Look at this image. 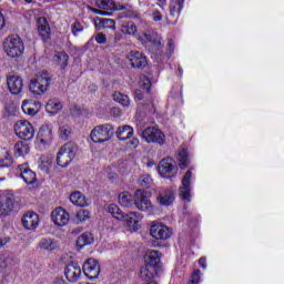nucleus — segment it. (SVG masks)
Here are the masks:
<instances>
[{"label": "nucleus", "mask_w": 284, "mask_h": 284, "mask_svg": "<svg viewBox=\"0 0 284 284\" xmlns=\"http://www.w3.org/2000/svg\"><path fill=\"white\" fill-rule=\"evenodd\" d=\"M37 248L43 254H52V252L59 250V241L52 237H42L39 241Z\"/></svg>", "instance_id": "2eb2a0df"}, {"label": "nucleus", "mask_w": 284, "mask_h": 284, "mask_svg": "<svg viewBox=\"0 0 284 284\" xmlns=\"http://www.w3.org/2000/svg\"><path fill=\"white\" fill-rule=\"evenodd\" d=\"M18 170L20 172L21 179L24 181V183H27V185H34V183H37V173L30 170L28 163L20 164Z\"/></svg>", "instance_id": "a211bd4d"}, {"label": "nucleus", "mask_w": 284, "mask_h": 284, "mask_svg": "<svg viewBox=\"0 0 284 284\" xmlns=\"http://www.w3.org/2000/svg\"><path fill=\"white\" fill-rule=\"evenodd\" d=\"M12 165V156L7 152V155L0 160V168H10Z\"/></svg>", "instance_id": "09e8293b"}, {"label": "nucleus", "mask_w": 284, "mask_h": 284, "mask_svg": "<svg viewBox=\"0 0 284 284\" xmlns=\"http://www.w3.org/2000/svg\"><path fill=\"white\" fill-rule=\"evenodd\" d=\"M53 61L61 68V70H65L70 61V55H68L65 51H58L53 55Z\"/></svg>", "instance_id": "bb28decb"}, {"label": "nucleus", "mask_w": 284, "mask_h": 284, "mask_svg": "<svg viewBox=\"0 0 284 284\" xmlns=\"http://www.w3.org/2000/svg\"><path fill=\"white\" fill-rule=\"evenodd\" d=\"M158 171L163 179H172L173 176H176V165H174V160H172V158L163 159L160 161Z\"/></svg>", "instance_id": "9d476101"}, {"label": "nucleus", "mask_w": 284, "mask_h": 284, "mask_svg": "<svg viewBox=\"0 0 284 284\" xmlns=\"http://www.w3.org/2000/svg\"><path fill=\"white\" fill-rule=\"evenodd\" d=\"M143 219V215L139 212H131L126 215H124L123 221H126L128 227L131 230V232H139L141 230V220Z\"/></svg>", "instance_id": "f3484780"}, {"label": "nucleus", "mask_w": 284, "mask_h": 284, "mask_svg": "<svg viewBox=\"0 0 284 284\" xmlns=\"http://www.w3.org/2000/svg\"><path fill=\"white\" fill-rule=\"evenodd\" d=\"M9 242H10V239L0 237V247H3V245H8Z\"/></svg>", "instance_id": "680f3d73"}, {"label": "nucleus", "mask_w": 284, "mask_h": 284, "mask_svg": "<svg viewBox=\"0 0 284 284\" xmlns=\"http://www.w3.org/2000/svg\"><path fill=\"white\" fill-rule=\"evenodd\" d=\"M126 59L130 61L131 68H136L138 70L148 65V58L141 51H131L126 55Z\"/></svg>", "instance_id": "dca6fc26"}, {"label": "nucleus", "mask_w": 284, "mask_h": 284, "mask_svg": "<svg viewBox=\"0 0 284 284\" xmlns=\"http://www.w3.org/2000/svg\"><path fill=\"white\" fill-rule=\"evenodd\" d=\"M183 3H185V0H173L169 7L170 16L179 19L181 10H183Z\"/></svg>", "instance_id": "2f4dec72"}, {"label": "nucleus", "mask_w": 284, "mask_h": 284, "mask_svg": "<svg viewBox=\"0 0 284 284\" xmlns=\"http://www.w3.org/2000/svg\"><path fill=\"white\" fill-rule=\"evenodd\" d=\"M51 219L58 227H65L70 223V214L63 207H57L51 212Z\"/></svg>", "instance_id": "4468645a"}, {"label": "nucleus", "mask_w": 284, "mask_h": 284, "mask_svg": "<svg viewBox=\"0 0 284 284\" xmlns=\"http://www.w3.org/2000/svg\"><path fill=\"white\" fill-rule=\"evenodd\" d=\"M128 17H130L131 19H141V16L139 14V12L136 11H129Z\"/></svg>", "instance_id": "6e6d98bb"}, {"label": "nucleus", "mask_w": 284, "mask_h": 284, "mask_svg": "<svg viewBox=\"0 0 284 284\" xmlns=\"http://www.w3.org/2000/svg\"><path fill=\"white\" fill-rule=\"evenodd\" d=\"M82 270H83V274L90 281H94L99 278V274H101V265L99 264V261L94 258H88L84 262Z\"/></svg>", "instance_id": "1a4fd4ad"}, {"label": "nucleus", "mask_w": 284, "mask_h": 284, "mask_svg": "<svg viewBox=\"0 0 284 284\" xmlns=\"http://www.w3.org/2000/svg\"><path fill=\"white\" fill-rule=\"evenodd\" d=\"M152 20L155 22L163 21V13L159 9H153L151 11Z\"/></svg>", "instance_id": "8fccbe9b"}, {"label": "nucleus", "mask_w": 284, "mask_h": 284, "mask_svg": "<svg viewBox=\"0 0 284 284\" xmlns=\"http://www.w3.org/2000/svg\"><path fill=\"white\" fill-rule=\"evenodd\" d=\"M142 138L146 141V143H156L158 145H165V134L154 126L146 128L142 132Z\"/></svg>", "instance_id": "0eeeda50"}, {"label": "nucleus", "mask_w": 284, "mask_h": 284, "mask_svg": "<svg viewBox=\"0 0 284 284\" xmlns=\"http://www.w3.org/2000/svg\"><path fill=\"white\" fill-rule=\"evenodd\" d=\"M37 141L42 145H48V143H52V129L48 125H42L39 129Z\"/></svg>", "instance_id": "5701e85b"}, {"label": "nucleus", "mask_w": 284, "mask_h": 284, "mask_svg": "<svg viewBox=\"0 0 284 284\" xmlns=\"http://www.w3.org/2000/svg\"><path fill=\"white\" fill-rule=\"evenodd\" d=\"M144 265L159 270L161 267V253L159 251L148 250L144 254Z\"/></svg>", "instance_id": "aec40b11"}, {"label": "nucleus", "mask_w": 284, "mask_h": 284, "mask_svg": "<svg viewBox=\"0 0 284 284\" xmlns=\"http://www.w3.org/2000/svg\"><path fill=\"white\" fill-rule=\"evenodd\" d=\"M94 26L97 30H105L108 28L114 29L116 26V22H114L113 19L95 18Z\"/></svg>", "instance_id": "cd10ccee"}, {"label": "nucleus", "mask_w": 284, "mask_h": 284, "mask_svg": "<svg viewBox=\"0 0 284 284\" xmlns=\"http://www.w3.org/2000/svg\"><path fill=\"white\" fill-rule=\"evenodd\" d=\"M113 10H125V7L122 4H116V2H115Z\"/></svg>", "instance_id": "0e129e2a"}, {"label": "nucleus", "mask_w": 284, "mask_h": 284, "mask_svg": "<svg viewBox=\"0 0 284 284\" xmlns=\"http://www.w3.org/2000/svg\"><path fill=\"white\" fill-rule=\"evenodd\" d=\"M179 72L180 74H183V69H181V67H179Z\"/></svg>", "instance_id": "774afa93"}, {"label": "nucleus", "mask_w": 284, "mask_h": 284, "mask_svg": "<svg viewBox=\"0 0 284 284\" xmlns=\"http://www.w3.org/2000/svg\"><path fill=\"white\" fill-rule=\"evenodd\" d=\"M7 85L9 92L12 94H21V92H23V78L19 74L9 73L7 75Z\"/></svg>", "instance_id": "f8f14e48"}, {"label": "nucleus", "mask_w": 284, "mask_h": 284, "mask_svg": "<svg viewBox=\"0 0 284 284\" xmlns=\"http://www.w3.org/2000/svg\"><path fill=\"white\" fill-rule=\"evenodd\" d=\"M14 132L17 136L23 141H32V139H34V126L28 120L17 121Z\"/></svg>", "instance_id": "423d86ee"}, {"label": "nucleus", "mask_w": 284, "mask_h": 284, "mask_svg": "<svg viewBox=\"0 0 284 284\" xmlns=\"http://www.w3.org/2000/svg\"><path fill=\"white\" fill-rule=\"evenodd\" d=\"M134 97L138 101H142L143 100V91L141 90H135L134 91Z\"/></svg>", "instance_id": "4d7b16f0"}, {"label": "nucleus", "mask_w": 284, "mask_h": 284, "mask_svg": "<svg viewBox=\"0 0 284 284\" xmlns=\"http://www.w3.org/2000/svg\"><path fill=\"white\" fill-rule=\"evenodd\" d=\"M199 283H201V271L194 270L193 274L191 275V280L189 284H199Z\"/></svg>", "instance_id": "de8ad7c7"}, {"label": "nucleus", "mask_w": 284, "mask_h": 284, "mask_svg": "<svg viewBox=\"0 0 284 284\" xmlns=\"http://www.w3.org/2000/svg\"><path fill=\"white\" fill-rule=\"evenodd\" d=\"M77 144L68 142L61 146L57 156V164L60 168H68L69 163H72L74 156H77Z\"/></svg>", "instance_id": "7ed1b4c3"}, {"label": "nucleus", "mask_w": 284, "mask_h": 284, "mask_svg": "<svg viewBox=\"0 0 284 284\" xmlns=\"http://www.w3.org/2000/svg\"><path fill=\"white\" fill-rule=\"evenodd\" d=\"M75 219L80 221V223H84V221L90 219V211L85 209L79 210L75 214Z\"/></svg>", "instance_id": "c03bdc74"}, {"label": "nucleus", "mask_w": 284, "mask_h": 284, "mask_svg": "<svg viewBox=\"0 0 284 284\" xmlns=\"http://www.w3.org/2000/svg\"><path fill=\"white\" fill-rule=\"evenodd\" d=\"M64 275L69 283H77L81 278V266L77 263H70L64 270Z\"/></svg>", "instance_id": "6ab92c4d"}, {"label": "nucleus", "mask_w": 284, "mask_h": 284, "mask_svg": "<svg viewBox=\"0 0 284 284\" xmlns=\"http://www.w3.org/2000/svg\"><path fill=\"white\" fill-rule=\"evenodd\" d=\"M71 112L72 114H74L75 116L81 114V108L74 105L72 109H71Z\"/></svg>", "instance_id": "052dcab7"}, {"label": "nucleus", "mask_w": 284, "mask_h": 284, "mask_svg": "<svg viewBox=\"0 0 284 284\" xmlns=\"http://www.w3.org/2000/svg\"><path fill=\"white\" fill-rule=\"evenodd\" d=\"M70 201L73 205H78V207H87V205H90V199L85 197V195L79 191L71 193Z\"/></svg>", "instance_id": "393cba45"}, {"label": "nucleus", "mask_w": 284, "mask_h": 284, "mask_svg": "<svg viewBox=\"0 0 284 284\" xmlns=\"http://www.w3.org/2000/svg\"><path fill=\"white\" fill-rule=\"evenodd\" d=\"M133 205L140 210V212H148L152 210V202L148 191L136 190L133 197Z\"/></svg>", "instance_id": "6e6552de"}, {"label": "nucleus", "mask_w": 284, "mask_h": 284, "mask_svg": "<svg viewBox=\"0 0 284 284\" xmlns=\"http://www.w3.org/2000/svg\"><path fill=\"white\" fill-rule=\"evenodd\" d=\"M149 42L155 50H159V54H161V50H163V44L161 43V38L160 37H151L149 38Z\"/></svg>", "instance_id": "a18cd8bd"}, {"label": "nucleus", "mask_w": 284, "mask_h": 284, "mask_svg": "<svg viewBox=\"0 0 284 284\" xmlns=\"http://www.w3.org/2000/svg\"><path fill=\"white\" fill-rule=\"evenodd\" d=\"M199 265L200 267H202L203 270H207V262H206V258L205 257H201L199 260Z\"/></svg>", "instance_id": "5fc2aeb1"}, {"label": "nucleus", "mask_w": 284, "mask_h": 284, "mask_svg": "<svg viewBox=\"0 0 284 284\" xmlns=\"http://www.w3.org/2000/svg\"><path fill=\"white\" fill-rule=\"evenodd\" d=\"M97 7L101 10H114V0H95Z\"/></svg>", "instance_id": "79ce46f5"}, {"label": "nucleus", "mask_w": 284, "mask_h": 284, "mask_svg": "<svg viewBox=\"0 0 284 284\" xmlns=\"http://www.w3.org/2000/svg\"><path fill=\"white\" fill-rule=\"evenodd\" d=\"M6 28V18L3 17V13L0 11V30H3Z\"/></svg>", "instance_id": "13d9d810"}, {"label": "nucleus", "mask_w": 284, "mask_h": 284, "mask_svg": "<svg viewBox=\"0 0 284 284\" xmlns=\"http://www.w3.org/2000/svg\"><path fill=\"white\" fill-rule=\"evenodd\" d=\"M106 212L118 221H123L125 219V214H123V211H121V209L116 204H109L106 206Z\"/></svg>", "instance_id": "c9c22d12"}, {"label": "nucleus", "mask_w": 284, "mask_h": 284, "mask_svg": "<svg viewBox=\"0 0 284 284\" xmlns=\"http://www.w3.org/2000/svg\"><path fill=\"white\" fill-rule=\"evenodd\" d=\"M22 111L24 112V114H28L29 116H34L37 112H39V109L37 108V104L28 100H24L22 102Z\"/></svg>", "instance_id": "4c0bfd02"}, {"label": "nucleus", "mask_w": 284, "mask_h": 284, "mask_svg": "<svg viewBox=\"0 0 284 284\" xmlns=\"http://www.w3.org/2000/svg\"><path fill=\"white\" fill-rule=\"evenodd\" d=\"M139 184L141 185V187H144L148 190V187H152V176L145 174V175H141L139 179Z\"/></svg>", "instance_id": "37998d69"}, {"label": "nucleus", "mask_w": 284, "mask_h": 284, "mask_svg": "<svg viewBox=\"0 0 284 284\" xmlns=\"http://www.w3.org/2000/svg\"><path fill=\"white\" fill-rule=\"evenodd\" d=\"M55 284H67L63 280H59Z\"/></svg>", "instance_id": "338daca9"}, {"label": "nucleus", "mask_w": 284, "mask_h": 284, "mask_svg": "<svg viewBox=\"0 0 284 284\" xmlns=\"http://www.w3.org/2000/svg\"><path fill=\"white\" fill-rule=\"evenodd\" d=\"M3 50L8 57L11 59H18L23 54L26 47L23 45V40L17 34L9 36L4 39Z\"/></svg>", "instance_id": "f03ea898"}, {"label": "nucleus", "mask_w": 284, "mask_h": 284, "mask_svg": "<svg viewBox=\"0 0 284 284\" xmlns=\"http://www.w3.org/2000/svg\"><path fill=\"white\" fill-rule=\"evenodd\" d=\"M121 32H123V34L134 37L139 32V29L136 28V24H134V22H126L122 24Z\"/></svg>", "instance_id": "58836bf2"}, {"label": "nucleus", "mask_w": 284, "mask_h": 284, "mask_svg": "<svg viewBox=\"0 0 284 284\" xmlns=\"http://www.w3.org/2000/svg\"><path fill=\"white\" fill-rule=\"evenodd\" d=\"M140 85L143 90H146V92H150L152 88V82H150L149 78L145 75H142L140 78Z\"/></svg>", "instance_id": "49530a36"}, {"label": "nucleus", "mask_w": 284, "mask_h": 284, "mask_svg": "<svg viewBox=\"0 0 284 284\" xmlns=\"http://www.w3.org/2000/svg\"><path fill=\"white\" fill-rule=\"evenodd\" d=\"M168 49H169L170 54H173V52H174V42L172 40H169Z\"/></svg>", "instance_id": "bf43d9fd"}, {"label": "nucleus", "mask_w": 284, "mask_h": 284, "mask_svg": "<svg viewBox=\"0 0 284 284\" xmlns=\"http://www.w3.org/2000/svg\"><path fill=\"white\" fill-rule=\"evenodd\" d=\"M38 165L42 172H50V169L52 168V155H41Z\"/></svg>", "instance_id": "e433bc0d"}, {"label": "nucleus", "mask_w": 284, "mask_h": 284, "mask_svg": "<svg viewBox=\"0 0 284 284\" xmlns=\"http://www.w3.org/2000/svg\"><path fill=\"white\" fill-rule=\"evenodd\" d=\"M129 145H130L133 150H136V148H139V139L133 138L131 141H129Z\"/></svg>", "instance_id": "864d4df0"}, {"label": "nucleus", "mask_w": 284, "mask_h": 284, "mask_svg": "<svg viewBox=\"0 0 284 284\" xmlns=\"http://www.w3.org/2000/svg\"><path fill=\"white\" fill-rule=\"evenodd\" d=\"M112 134H114L112 124L98 125L91 131V140L93 143H105L112 139Z\"/></svg>", "instance_id": "39448f33"}, {"label": "nucleus", "mask_w": 284, "mask_h": 284, "mask_svg": "<svg viewBox=\"0 0 284 284\" xmlns=\"http://www.w3.org/2000/svg\"><path fill=\"white\" fill-rule=\"evenodd\" d=\"M174 199H176V196L174 194V190H172V189L161 190L156 197L158 203L160 205H164L165 207L172 205L174 203Z\"/></svg>", "instance_id": "412c9836"}, {"label": "nucleus", "mask_w": 284, "mask_h": 284, "mask_svg": "<svg viewBox=\"0 0 284 284\" xmlns=\"http://www.w3.org/2000/svg\"><path fill=\"white\" fill-rule=\"evenodd\" d=\"M116 136L120 141H128V139L134 136V129L130 125L119 126Z\"/></svg>", "instance_id": "c85d7f7f"}, {"label": "nucleus", "mask_w": 284, "mask_h": 284, "mask_svg": "<svg viewBox=\"0 0 284 284\" xmlns=\"http://www.w3.org/2000/svg\"><path fill=\"white\" fill-rule=\"evenodd\" d=\"M50 81H52V77H50L48 71H41L30 81L29 90L36 97H41L50 88Z\"/></svg>", "instance_id": "f257e3e1"}, {"label": "nucleus", "mask_w": 284, "mask_h": 284, "mask_svg": "<svg viewBox=\"0 0 284 284\" xmlns=\"http://www.w3.org/2000/svg\"><path fill=\"white\" fill-rule=\"evenodd\" d=\"M112 112L114 113L115 116H121V110L113 108Z\"/></svg>", "instance_id": "69168bd1"}, {"label": "nucleus", "mask_w": 284, "mask_h": 284, "mask_svg": "<svg viewBox=\"0 0 284 284\" xmlns=\"http://www.w3.org/2000/svg\"><path fill=\"white\" fill-rule=\"evenodd\" d=\"M14 152L17 156H26L30 152V146L26 142H18L14 145Z\"/></svg>", "instance_id": "ea45409f"}, {"label": "nucleus", "mask_w": 284, "mask_h": 284, "mask_svg": "<svg viewBox=\"0 0 284 284\" xmlns=\"http://www.w3.org/2000/svg\"><path fill=\"white\" fill-rule=\"evenodd\" d=\"M38 32L40 37H42L43 41H48L50 39V24L45 18H38Z\"/></svg>", "instance_id": "a878e982"}, {"label": "nucleus", "mask_w": 284, "mask_h": 284, "mask_svg": "<svg viewBox=\"0 0 284 284\" xmlns=\"http://www.w3.org/2000/svg\"><path fill=\"white\" fill-rule=\"evenodd\" d=\"M59 138L62 141H68L72 136V126L68 123H61L58 130Z\"/></svg>", "instance_id": "72a5a7b5"}, {"label": "nucleus", "mask_w": 284, "mask_h": 284, "mask_svg": "<svg viewBox=\"0 0 284 284\" xmlns=\"http://www.w3.org/2000/svg\"><path fill=\"white\" fill-rule=\"evenodd\" d=\"M95 41L97 43H99L100 45H103L104 43H108V37H105V34L103 32H99L95 36Z\"/></svg>", "instance_id": "603ef678"}, {"label": "nucleus", "mask_w": 284, "mask_h": 284, "mask_svg": "<svg viewBox=\"0 0 284 284\" xmlns=\"http://www.w3.org/2000/svg\"><path fill=\"white\" fill-rule=\"evenodd\" d=\"M178 160L181 170H185V168L190 166V154L187 153V149H182L179 151Z\"/></svg>", "instance_id": "f704fd0d"}, {"label": "nucleus", "mask_w": 284, "mask_h": 284, "mask_svg": "<svg viewBox=\"0 0 284 284\" xmlns=\"http://www.w3.org/2000/svg\"><path fill=\"white\" fill-rule=\"evenodd\" d=\"M22 225L26 230H37V227H39V214L28 212L22 217Z\"/></svg>", "instance_id": "4be33fe9"}, {"label": "nucleus", "mask_w": 284, "mask_h": 284, "mask_svg": "<svg viewBox=\"0 0 284 284\" xmlns=\"http://www.w3.org/2000/svg\"><path fill=\"white\" fill-rule=\"evenodd\" d=\"M92 243H94V236L92 233H82L77 240V247L81 250L85 247V245H92Z\"/></svg>", "instance_id": "473e14b6"}, {"label": "nucleus", "mask_w": 284, "mask_h": 284, "mask_svg": "<svg viewBox=\"0 0 284 284\" xmlns=\"http://www.w3.org/2000/svg\"><path fill=\"white\" fill-rule=\"evenodd\" d=\"M114 101L120 103V105H123V108H130V97L121 93V92H115L113 94Z\"/></svg>", "instance_id": "a19ab883"}, {"label": "nucleus", "mask_w": 284, "mask_h": 284, "mask_svg": "<svg viewBox=\"0 0 284 284\" xmlns=\"http://www.w3.org/2000/svg\"><path fill=\"white\" fill-rule=\"evenodd\" d=\"M118 201L122 207H132L134 205V196L128 191L120 193Z\"/></svg>", "instance_id": "7c9ffc66"}, {"label": "nucleus", "mask_w": 284, "mask_h": 284, "mask_svg": "<svg viewBox=\"0 0 284 284\" xmlns=\"http://www.w3.org/2000/svg\"><path fill=\"white\" fill-rule=\"evenodd\" d=\"M179 196L182 197V201H192V172L189 170L182 179V185L180 186Z\"/></svg>", "instance_id": "9b49d317"}, {"label": "nucleus", "mask_w": 284, "mask_h": 284, "mask_svg": "<svg viewBox=\"0 0 284 284\" xmlns=\"http://www.w3.org/2000/svg\"><path fill=\"white\" fill-rule=\"evenodd\" d=\"M71 32L73 37H77L78 32H83V24H81L79 21H75L71 27Z\"/></svg>", "instance_id": "3c124183"}, {"label": "nucleus", "mask_w": 284, "mask_h": 284, "mask_svg": "<svg viewBox=\"0 0 284 284\" xmlns=\"http://www.w3.org/2000/svg\"><path fill=\"white\" fill-rule=\"evenodd\" d=\"M91 12H94V14H108V12L103 11V10H99L97 8H91Z\"/></svg>", "instance_id": "e2e57ef3"}, {"label": "nucleus", "mask_w": 284, "mask_h": 284, "mask_svg": "<svg viewBox=\"0 0 284 284\" xmlns=\"http://www.w3.org/2000/svg\"><path fill=\"white\" fill-rule=\"evenodd\" d=\"M151 236L156 241H168L172 236V230L165 224L155 223L151 226Z\"/></svg>", "instance_id": "ddd939ff"}, {"label": "nucleus", "mask_w": 284, "mask_h": 284, "mask_svg": "<svg viewBox=\"0 0 284 284\" xmlns=\"http://www.w3.org/2000/svg\"><path fill=\"white\" fill-rule=\"evenodd\" d=\"M17 206V197L12 191H0V216H10Z\"/></svg>", "instance_id": "20e7f679"}, {"label": "nucleus", "mask_w": 284, "mask_h": 284, "mask_svg": "<svg viewBox=\"0 0 284 284\" xmlns=\"http://www.w3.org/2000/svg\"><path fill=\"white\" fill-rule=\"evenodd\" d=\"M158 270L159 268L154 266H149L148 264H144V266L140 268L139 277L141 278V281L150 283V281H152V278L156 276Z\"/></svg>", "instance_id": "b1692460"}, {"label": "nucleus", "mask_w": 284, "mask_h": 284, "mask_svg": "<svg viewBox=\"0 0 284 284\" xmlns=\"http://www.w3.org/2000/svg\"><path fill=\"white\" fill-rule=\"evenodd\" d=\"M45 110L50 114H59V111L63 110V104L61 103V101H59V99L53 98L48 101Z\"/></svg>", "instance_id": "c756f323"}]
</instances>
